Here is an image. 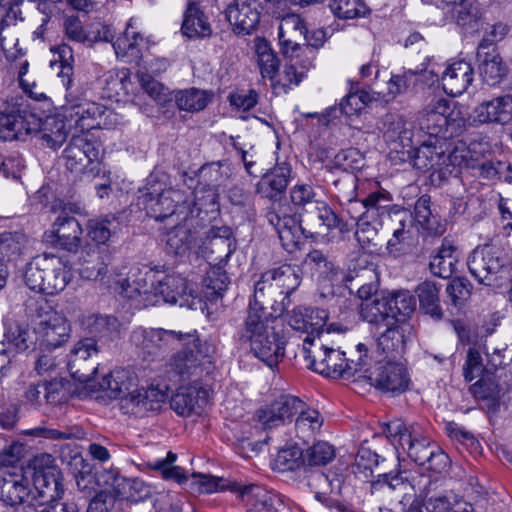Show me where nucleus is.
I'll use <instances>...</instances> for the list:
<instances>
[{"instance_id":"obj_1","label":"nucleus","mask_w":512,"mask_h":512,"mask_svg":"<svg viewBox=\"0 0 512 512\" xmlns=\"http://www.w3.org/2000/svg\"><path fill=\"white\" fill-rule=\"evenodd\" d=\"M189 191L165 187L164 183L151 177L145 189L138 197V205L142 206L146 214L157 221L176 216L177 220L184 221L192 214V205L197 210L212 209L217 205L218 196L214 189H208L206 195L199 196Z\"/></svg>"},{"instance_id":"obj_2","label":"nucleus","mask_w":512,"mask_h":512,"mask_svg":"<svg viewBox=\"0 0 512 512\" xmlns=\"http://www.w3.org/2000/svg\"><path fill=\"white\" fill-rule=\"evenodd\" d=\"M277 317L262 313L256 308L249 310L244 336L250 342L251 353L268 367L277 366L284 357L286 340L278 327Z\"/></svg>"},{"instance_id":"obj_3","label":"nucleus","mask_w":512,"mask_h":512,"mask_svg":"<svg viewBox=\"0 0 512 512\" xmlns=\"http://www.w3.org/2000/svg\"><path fill=\"white\" fill-rule=\"evenodd\" d=\"M467 266L480 284L506 288L512 297V263L503 249L494 245L477 247L469 255Z\"/></svg>"},{"instance_id":"obj_4","label":"nucleus","mask_w":512,"mask_h":512,"mask_svg":"<svg viewBox=\"0 0 512 512\" xmlns=\"http://www.w3.org/2000/svg\"><path fill=\"white\" fill-rule=\"evenodd\" d=\"M65 100L61 112L70 126L81 132L94 128H112L122 123L121 116L102 104L86 99L82 91L66 93Z\"/></svg>"},{"instance_id":"obj_5","label":"nucleus","mask_w":512,"mask_h":512,"mask_svg":"<svg viewBox=\"0 0 512 512\" xmlns=\"http://www.w3.org/2000/svg\"><path fill=\"white\" fill-rule=\"evenodd\" d=\"M72 274L67 263L59 256L42 254L34 257L26 267L24 279L33 291L55 295L65 289Z\"/></svg>"},{"instance_id":"obj_6","label":"nucleus","mask_w":512,"mask_h":512,"mask_svg":"<svg viewBox=\"0 0 512 512\" xmlns=\"http://www.w3.org/2000/svg\"><path fill=\"white\" fill-rule=\"evenodd\" d=\"M39 503L54 502L64 494L63 475L54 464L52 455L42 453L31 459L27 466Z\"/></svg>"},{"instance_id":"obj_7","label":"nucleus","mask_w":512,"mask_h":512,"mask_svg":"<svg viewBox=\"0 0 512 512\" xmlns=\"http://www.w3.org/2000/svg\"><path fill=\"white\" fill-rule=\"evenodd\" d=\"M468 153L464 147L446 151L436 143H424L415 153L414 166L423 172L438 173L439 178H446L454 168L466 164Z\"/></svg>"},{"instance_id":"obj_8","label":"nucleus","mask_w":512,"mask_h":512,"mask_svg":"<svg viewBox=\"0 0 512 512\" xmlns=\"http://www.w3.org/2000/svg\"><path fill=\"white\" fill-rule=\"evenodd\" d=\"M385 434L398 454L402 450L420 466L426 464L432 445H436L424 437L418 427L414 425L407 426L400 420L388 423Z\"/></svg>"},{"instance_id":"obj_9","label":"nucleus","mask_w":512,"mask_h":512,"mask_svg":"<svg viewBox=\"0 0 512 512\" xmlns=\"http://www.w3.org/2000/svg\"><path fill=\"white\" fill-rule=\"evenodd\" d=\"M373 361V359L371 360ZM362 371L360 377L367 378L379 390L398 395L405 392L410 384L409 373L400 359H375Z\"/></svg>"},{"instance_id":"obj_10","label":"nucleus","mask_w":512,"mask_h":512,"mask_svg":"<svg viewBox=\"0 0 512 512\" xmlns=\"http://www.w3.org/2000/svg\"><path fill=\"white\" fill-rule=\"evenodd\" d=\"M192 337L181 340L185 347L174 354L168 364L170 379L185 381L195 374L202 361L214 352L213 345L207 341L202 342L196 333H189Z\"/></svg>"},{"instance_id":"obj_11","label":"nucleus","mask_w":512,"mask_h":512,"mask_svg":"<svg viewBox=\"0 0 512 512\" xmlns=\"http://www.w3.org/2000/svg\"><path fill=\"white\" fill-rule=\"evenodd\" d=\"M191 337L189 333L173 330L137 328L131 334V341L145 360L154 361L163 357L181 340Z\"/></svg>"},{"instance_id":"obj_12","label":"nucleus","mask_w":512,"mask_h":512,"mask_svg":"<svg viewBox=\"0 0 512 512\" xmlns=\"http://www.w3.org/2000/svg\"><path fill=\"white\" fill-rule=\"evenodd\" d=\"M65 166L71 172L97 176L102 171L99 145L84 135H73L63 151Z\"/></svg>"},{"instance_id":"obj_13","label":"nucleus","mask_w":512,"mask_h":512,"mask_svg":"<svg viewBox=\"0 0 512 512\" xmlns=\"http://www.w3.org/2000/svg\"><path fill=\"white\" fill-rule=\"evenodd\" d=\"M99 349L94 337L77 341L67 356V369L73 379L88 384L95 379L98 370L96 361Z\"/></svg>"},{"instance_id":"obj_14","label":"nucleus","mask_w":512,"mask_h":512,"mask_svg":"<svg viewBox=\"0 0 512 512\" xmlns=\"http://www.w3.org/2000/svg\"><path fill=\"white\" fill-rule=\"evenodd\" d=\"M452 106V101L433 96L418 114L420 128L430 136L448 137V127L455 121Z\"/></svg>"},{"instance_id":"obj_15","label":"nucleus","mask_w":512,"mask_h":512,"mask_svg":"<svg viewBox=\"0 0 512 512\" xmlns=\"http://www.w3.org/2000/svg\"><path fill=\"white\" fill-rule=\"evenodd\" d=\"M34 333L37 335L40 348L50 351L68 342L71 336V327L64 315L50 310L40 316Z\"/></svg>"},{"instance_id":"obj_16","label":"nucleus","mask_w":512,"mask_h":512,"mask_svg":"<svg viewBox=\"0 0 512 512\" xmlns=\"http://www.w3.org/2000/svg\"><path fill=\"white\" fill-rule=\"evenodd\" d=\"M154 293L161 295L166 303H179L181 307L189 309H197L201 303L195 285L180 274L165 275L157 280Z\"/></svg>"},{"instance_id":"obj_17","label":"nucleus","mask_w":512,"mask_h":512,"mask_svg":"<svg viewBox=\"0 0 512 512\" xmlns=\"http://www.w3.org/2000/svg\"><path fill=\"white\" fill-rule=\"evenodd\" d=\"M288 207L273 204L266 218L277 232L283 248L289 253L298 249L306 229L302 228L299 220L287 213Z\"/></svg>"},{"instance_id":"obj_18","label":"nucleus","mask_w":512,"mask_h":512,"mask_svg":"<svg viewBox=\"0 0 512 512\" xmlns=\"http://www.w3.org/2000/svg\"><path fill=\"white\" fill-rule=\"evenodd\" d=\"M166 399L167 393L159 387L145 389L135 384L120 398V407L125 414L142 417L148 412L159 410Z\"/></svg>"},{"instance_id":"obj_19","label":"nucleus","mask_w":512,"mask_h":512,"mask_svg":"<svg viewBox=\"0 0 512 512\" xmlns=\"http://www.w3.org/2000/svg\"><path fill=\"white\" fill-rule=\"evenodd\" d=\"M259 0H233L226 8V19L236 35H250L258 27L262 14Z\"/></svg>"},{"instance_id":"obj_20","label":"nucleus","mask_w":512,"mask_h":512,"mask_svg":"<svg viewBox=\"0 0 512 512\" xmlns=\"http://www.w3.org/2000/svg\"><path fill=\"white\" fill-rule=\"evenodd\" d=\"M289 305L288 296L284 294L271 273L268 270L265 271L255 283L254 304L250 305L249 310L255 307L262 314L267 313L265 310L269 306L274 313L281 315Z\"/></svg>"},{"instance_id":"obj_21","label":"nucleus","mask_w":512,"mask_h":512,"mask_svg":"<svg viewBox=\"0 0 512 512\" xmlns=\"http://www.w3.org/2000/svg\"><path fill=\"white\" fill-rule=\"evenodd\" d=\"M358 352L360 353L358 359L346 358L345 352L331 346L326 358L327 362L325 361L331 370L320 374L332 378H350L358 373L361 375L362 371H368L367 366L372 356L369 354L367 345L359 343Z\"/></svg>"},{"instance_id":"obj_22","label":"nucleus","mask_w":512,"mask_h":512,"mask_svg":"<svg viewBox=\"0 0 512 512\" xmlns=\"http://www.w3.org/2000/svg\"><path fill=\"white\" fill-rule=\"evenodd\" d=\"M108 255L97 245H87L79 253L77 259L80 276L86 280L100 281L112 287L114 279L107 276Z\"/></svg>"},{"instance_id":"obj_23","label":"nucleus","mask_w":512,"mask_h":512,"mask_svg":"<svg viewBox=\"0 0 512 512\" xmlns=\"http://www.w3.org/2000/svg\"><path fill=\"white\" fill-rule=\"evenodd\" d=\"M82 227L75 217L61 213L55 219L52 229L45 232L44 238L47 243L67 250L76 252L81 245Z\"/></svg>"},{"instance_id":"obj_24","label":"nucleus","mask_w":512,"mask_h":512,"mask_svg":"<svg viewBox=\"0 0 512 512\" xmlns=\"http://www.w3.org/2000/svg\"><path fill=\"white\" fill-rule=\"evenodd\" d=\"M36 500L30 487V476L25 469L3 470L0 474V499L8 505L22 504L29 499Z\"/></svg>"},{"instance_id":"obj_25","label":"nucleus","mask_w":512,"mask_h":512,"mask_svg":"<svg viewBox=\"0 0 512 512\" xmlns=\"http://www.w3.org/2000/svg\"><path fill=\"white\" fill-rule=\"evenodd\" d=\"M471 118L477 124L505 126L512 123V94H504L479 103Z\"/></svg>"},{"instance_id":"obj_26","label":"nucleus","mask_w":512,"mask_h":512,"mask_svg":"<svg viewBox=\"0 0 512 512\" xmlns=\"http://www.w3.org/2000/svg\"><path fill=\"white\" fill-rule=\"evenodd\" d=\"M478 72L482 81L489 86L499 85L508 75L509 69L495 47L477 50Z\"/></svg>"},{"instance_id":"obj_27","label":"nucleus","mask_w":512,"mask_h":512,"mask_svg":"<svg viewBox=\"0 0 512 512\" xmlns=\"http://www.w3.org/2000/svg\"><path fill=\"white\" fill-rule=\"evenodd\" d=\"M473 68L464 60L451 63L442 73L441 81L444 91L451 96L463 94L473 81Z\"/></svg>"},{"instance_id":"obj_28","label":"nucleus","mask_w":512,"mask_h":512,"mask_svg":"<svg viewBox=\"0 0 512 512\" xmlns=\"http://www.w3.org/2000/svg\"><path fill=\"white\" fill-rule=\"evenodd\" d=\"M420 496L424 497L427 512H447L455 494L445 489L444 481L440 477L426 479L420 489Z\"/></svg>"},{"instance_id":"obj_29","label":"nucleus","mask_w":512,"mask_h":512,"mask_svg":"<svg viewBox=\"0 0 512 512\" xmlns=\"http://www.w3.org/2000/svg\"><path fill=\"white\" fill-rule=\"evenodd\" d=\"M72 126L63 113L51 115L45 118L37 135L43 145L51 149H58L66 141Z\"/></svg>"},{"instance_id":"obj_30","label":"nucleus","mask_w":512,"mask_h":512,"mask_svg":"<svg viewBox=\"0 0 512 512\" xmlns=\"http://www.w3.org/2000/svg\"><path fill=\"white\" fill-rule=\"evenodd\" d=\"M376 345V359H401L405 350L404 333L397 323L385 326Z\"/></svg>"},{"instance_id":"obj_31","label":"nucleus","mask_w":512,"mask_h":512,"mask_svg":"<svg viewBox=\"0 0 512 512\" xmlns=\"http://www.w3.org/2000/svg\"><path fill=\"white\" fill-rule=\"evenodd\" d=\"M291 169L285 164L278 165L266 173L256 184V192L265 198L276 200L288 186Z\"/></svg>"},{"instance_id":"obj_32","label":"nucleus","mask_w":512,"mask_h":512,"mask_svg":"<svg viewBox=\"0 0 512 512\" xmlns=\"http://www.w3.org/2000/svg\"><path fill=\"white\" fill-rule=\"evenodd\" d=\"M379 129L383 132L386 142L394 144L393 149L411 147L413 133L402 116L386 114L381 120Z\"/></svg>"},{"instance_id":"obj_33","label":"nucleus","mask_w":512,"mask_h":512,"mask_svg":"<svg viewBox=\"0 0 512 512\" xmlns=\"http://www.w3.org/2000/svg\"><path fill=\"white\" fill-rule=\"evenodd\" d=\"M306 27L299 15L289 14L283 17L279 25L278 38L282 53L293 52L302 45Z\"/></svg>"},{"instance_id":"obj_34","label":"nucleus","mask_w":512,"mask_h":512,"mask_svg":"<svg viewBox=\"0 0 512 512\" xmlns=\"http://www.w3.org/2000/svg\"><path fill=\"white\" fill-rule=\"evenodd\" d=\"M132 282L130 279H114L115 290L128 299L137 296L147 295L154 291V274L151 271H141L139 268L131 270Z\"/></svg>"},{"instance_id":"obj_35","label":"nucleus","mask_w":512,"mask_h":512,"mask_svg":"<svg viewBox=\"0 0 512 512\" xmlns=\"http://www.w3.org/2000/svg\"><path fill=\"white\" fill-rule=\"evenodd\" d=\"M295 419V433L296 436L303 441H309L314 438L321 430L324 418L321 413L313 408H310L303 402V407L300 408Z\"/></svg>"},{"instance_id":"obj_36","label":"nucleus","mask_w":512,"mask_h":512,"mask_svg":"<svg viewBox=\"0 0 512 512\" xmlns=\"http://www.w3.org/2000/svg\"><path fill=\"white\" fill-rule=\"evenodd\" d=\"M457 263V248L452 242L445 239L437 253L432 257L429 267L435 276L449 278L456 271Z\"/></svg>"},{"instance_id":"obj_37","label":"nucleus","mask_w":512,"mask_h":512,"mask_svg":"<svg viewBox=\"0 0 512 512\" xmlns=\"http://www.w3.org/2000/svg\"><path fill=\"white\" fill-rule=\"evenodd\" d=\"M330 347L326 338L318 340L316 337L306 336L303 339V352L308 367L319 374L330 371L331 367L325 363Z\"/></svg>"},{"instance_id":"obj_38","label":"nucleus","mask_w":512,"mask_h":512,"mask_svg":"<svg viewBox=\"0 0 512 512\" xmlns=\"http://www.w3.org/2000/svg\"><path fill=\"white\" fill-rule=\"evenodd\" d=\"M181 30L189 38H203L211 35V25L195 2L188 4Z\"/></svg>"},{"instance_id":"obj_39","label":"nucleus","mask_w":512,"mask_h":512,"mask_svg":"<svg viewBox=\"0 0 512 512\" xmlns=\"http://www.w3.org/2000/svg\"><path fill=\"white\" fill-rule=\"evenodd\" d=\"M313 207L315 212L308 213L304 219V222L313 229V231H308L310 237H313L314 234H324L338 226L339 219L337 215L325 201H317V204ZM306 237H308V235Z\"/></svg>"},{"instance_id":"obj_40","label":"nucleus","mask_w":512,"mask_h":512,"mask_svg":"<svg viewBox=\"0 0 512 512\" xmlns=\"http://www.w3.org/2000/svg\"><path fill=\"white\" fill-rule=\"evenodd\" d=\"M206 392L193 387L180 388L170 400V407L181 416H189L206 402Z\"/></svg>"},{"instance_id":"obj_41","label":"nucleus","mask_w":512,"mask_h":512,"mask_svg":"<svg viewBox=\"0 0 512 512\" xmlns=\"http://www.w3.org/2000/svg\"><path fill=\"white\" fill-rule=\"evenodd\" d=\"M415 293L419 301V308L425 314L429 315L435 320H440L443 317V311L440 305V287L435 282L424 281L420 283Z\"/></svg>"},{"instance_id":"obj_42","label":"nucleus","mask_w":512,"mask_h":512,"mask_svg":"<svg viewBox=\"0 0 512 512\" xmlns=\"http://www.w3.org/2000/svg\"><path fill=\"white\" fill-rule=\"evenodd\" d=\"M390 309L385 294L376 295L370 301L361 304L360 316L370 324L387 326L394 323L390 317Z\"/></svg>"},{"instance_id":"obj_43","label":"nucleus","mask_w":512,"mask_h":512,"mask_svg":"<svg viewBox=\"0 0 512 512\" xmlns=\"http://www.w3.org/2000/svg\"><path fill=\"white\" fill-rule=\"evenodd\" d=\"M110 477L112 482L106 480L105 483L120 488L117 494L122 499L137 503L146 500L151 495L150 487L140 479L119 478L115 473H112Z\"/></svg>"},{"instance_id":"obj_44","label":"nucleus","mask_w":512,"mask_h":512,"mask_svg":"<svg viewBox=\"0 0 512 512\" xmlns=\"http://www.w3.org/2000/svg\"><path fill=\"white\" fill-rule=\"evenodd\" d=\"M213 93L198 88L178 90L174 94V100L180 110L187 112H199L212 101Z\"/></svg>"},{"instance_id":"obj_45","label":"nucleus","mask_w":512,"mask_h":512,"mask_svg":"<svg viewBox=\"0 0 512 512\" xmlns=\"http://www.w3.org/2000/svg\"><path fill=\"white\" fill-rule=\"evenodd\" d=\"M142 42V35L136 30L132 20H130L123 34L114 41L113 48L117 57L137 59L140 56V45Z\"/></svg>"},{"instance_id":"obj_46","label":"nucleus","mask_w":512,"mask_h":512,"mask_svg":"<svg viewBox=\"0 0 512 512\" xmlns=\"http://www.w3.org/2000/svg\"><path fill=\"white\" fill-rule=\"evenodd\" d=\"M413 218L411 215L404 214L394 228L392 237L387 242V249L391 254L398 255L404 252L413 244Z\"/></svg>"},{"instance_id":"obj_47","label":"nucleus","mask_w":512,"mask_h":512,"mask_svg":"<svg viewBox=\"0 0 512 512\" xmlns=\"http://www.w3.org/2000/svg\"><path fill=\"white\" fill-rule=\"evenodd\" d=\"M414 220L428 234L441 235L445 232V225L440 223L437 216L430 209V197L421 196L415 203Z\"/></svg>"},{"instance_id":"obj_48","label":"nucleus","mask_w":512,"mask_h":512,"mask_svg":"<svg viewBox=\"0 0 512 512\" xmlns=\"http://www.w3.org/2000/svg\"><path fill=\"white\" fill-rule=\"evenodd\" d=\"M135 386V378L126 370H114L99 382V388L107 391L111 398L120 399L127 390Z\"/></svg>"},{"instance_id":"obj_49","label":"nucleus","mask_w":512,"mask_h":512,"mask_svg":"<svg viewBox=\"0 0 512 512\" xmlns=\"http://www.w3.org/2000/svg\"><path fill=\"white\" fill-rule=\"evenodd\" d=\"M28 238L22 232L4 231L0 233V261H12L25 253Z\"/></svg>"},{"instance_id":"obj_50","label":"nucleus","mask_w":512,"mask_h":512,"mask_svg":"<svg viewBox=\"0 0 512 512\" xmlns=\"http://www.w3.org/2000/svg\"><path fill=\"white\" fill-rule=\"evenodd\" d=\"M166 248L169 253L185 255L194 245L195 238L184 225H176L166 234Z\"/></svg>"},{"instance_id":"obj_51","label":"nucleus","mask_w":512,"mask_h":512,"mask_svg":"<svg viewBox=\"0 0 512 512\" xmlns=\"http://www.w3.org/2000/svg\"><path fill=\"white\" fill-rule=\"evenodd\" d=\"M268 271L275 278L288 298L301 284L302 273L300 268L296 265L283 264Z\"/></svg>"},{"instance_id":"obj_52","label":"nucleus","mask_w":512,"mask_h":512,"mask_svg":"<svg viewBox=\"0 0 512 512\" xmlns=\"http://www.w3.org/2000/svg\"><path fill=\"white\" fill-rule=\"evenodd\" d=\"M351 208L348 210L351 213L352 209H355L356 206H359L361 209L365 211L361 212L359 215L374 217L375 215H382L388 211L389 208V197L380 192H374L368 195L362 202L356 201L353 197L346 199Z\"/></svg>"},{"instance_id":"obj_53","label":"nucleus","mask_w":512,"mask_h":512,"mask_svg":"<svg viewBox=\"0 0 512 512\" xmlns=\"http://www.w3.org/2000/svg\"><path fill=\"white\" fill-rule=\"evenodd\" d=\"M390 309V317L392 322L398 324V316L404 318L409 317L415 310L416 302L413 295L409 291H396L385 294Z\"/></svg>"},{"instance_id":"obj_54","label":"nucleus","mask_w":512,"mask_h":512,"mask_svg":"<svg viewBox=\"0 0 512 512\" xmlns=\"http://www.w3.org/2000/svg\"><path fill=\"white\" fill-rule=\"evenodd\" d=\"M306 315L310 320L311 332L318 340L327 338L331 332L343 333L346 331V328L339 324L331 323L327 325L328 312L324 309L309 308Z\"/></svg>"},{"instance_id":"obj_55","label":"nucleus","mask_w":512,"mask_h":512,"mask_svg":"<svg viewBox=\"0 0 512 512\" xmlns=\"http://www.w3.org/2000/svg\"><path fill=\"white\" fill-rule=\"evenodd\" d=\"M257 63L263 78L274 81L279 70V59L269 44L262 40L256 45Z\"/></svg>"},{"instance_id":"obj_56","label":"nucleus","mask_w":512,"mask_h":512,"mask_svg":"<svg viewBox=\"0 0 512 512\" xmlns=\"http://www.w3.org/2000/svg\"><path fill=\"white\" fill-rule=\"evenodd\" d=\"M116 228L117 224L115 219L107 216L90 219L86 225L87 236L94 241L97 246L106 244L112 234L115 233Z\"/></svg>"},{"instance_id":"obj_57","label":"nucleus","mask_w":512,"mask_h":512,"mask_svg":"<svg viewBox=\"0 0 512 512\" xmlns=\"http://www.w3.org/2000/svg\"><path fill=\"white\" fill-rule=\"evenodd\" d=\"M242 499L256 512L268 511L274 492L259 485L243 486L240 489Z\"/></svg>"},{"instance_id":"obj_58","label":"nucleus","mask_w":512,"mask_h":512,"mask_svg":"<svg viewBox=\"0 0 512 512\" xmlns=\"http://www.w3.org/2000/svg\"><path fill=\"white\" fill-rule=\"evenodd\" d=\"M305 463V455L302 449L296 445H291L278 452L274 460V469L280 472L295 471Z\"/></svg>"},{"instance_id":"obj_59","label":"nucleus","mask_w":512,"mask_h":512,"mask_svg":"<svg viewBox=\"0 0 512 512\" xmlns=\"http://www.w3.org/2000/svg\"><path fill=\"white\" fill-rule=\"evenodd\" d=\"M23 434L26 436L42 438L46 440L62 441L73 438H80L82 431L78 427H65L64 429H56L47 427L45 425H39L34 428L24 430Z\"/></svg>"},{"instance_id":"obj_60","label":"nucleus","mask_w":512,"mask_h":512,"mask_svg":"<svg viewBox=\"0 0 512 512\" xmlns=\"http://www.w3.org/2000/svg\"><path fill=\"white\" fill-rule=\"evenodd\" d=\"M176 459L177 455L170 451L165 458L150 461L147 466L151 470L159 472L164 479H173L182 483L187 480V475L181 467L174 465Z\"/></svg>"},{"instance_id":"obj_61","label":"nucleus","mask_w":512,"mask_h":512,"mask_svg":"<svg viewBox=\"0 0 512 512\" xmlns=\"http://www.w3.org/2000/svg\"><path fill=\"white\" fill-rule=\"evenodd\" d=\"M34 332L25 325H10L4 333V341L12 346L16 352H24L34 345Z\"/></svg>"},{"instance_id":"obj_62","label":"nucleus","mask_w":512,"mask_h":512,"mask_svg":"<svg viewBox=\"0 0 512 512\" xmlns=\"http://www.w3.org/2000/svg\"><path fill=\"white\" fill-rule=\"evenodd\" d=\"M204 294L209 301H216L221 298L223 292L229 285V278L225 271L220 268H212L203 281Z\"/></svg>"},{"instance_id":"obj_63","label":"nucleus","mask_w":512,"mask_h":512,"mask_svg":"<svg viewBox=\"0 0 512 512\" xmlns=\"http://www.w3.org/2000/svg\"><path fill=\"white\" fill-rule=\"evenodd\" d=\"M81 326L94 336L104 337L117 328V320L107 315L90 314L82 317Z\"/></svg>"},{"instance_id":"obj_64","label":"nucleus","mask_w":512,"mask_h":512,"mask_svg":"<svg viewBox=\"0 0 512 512\" xmlns=\"http://www.w3.org/2000/svg\"><path fill=\"white\" fill-rule=\"evenodd\" d=\"M104 90L109 98L128 94L130 73L128 69L112 70L105 74Z\"/></svg>"}]
</instances>
